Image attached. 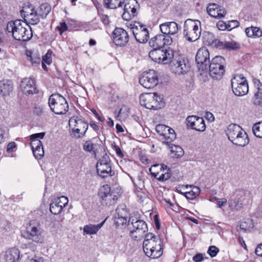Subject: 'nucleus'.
<instances>
[{
    "label": "nucleus",
    "mask_w": 262,
    "mask_h": 262,
    "mask_svg": "<svg viewBox=\"0 0 262 262\" xmlns=\"http://www.w3.org/2000/svg\"><path fill=\"white\" fill-rule=\"evenodd\" d=\"M7 30L12 34L14 39L26 41L29 40L33 36L31 28L26 23L20 20H15L7 24Z\"/></svg>",
    "instance_id": "1"
},
{
    "label": "nucleus",
    "mask_w": 262,
    "mask_h": 262,
    "mask_svg": "<svg viewBox=\"0 0 262 262\" xmlns=\"http://www.w3.org/2000/svg\"><path fill=\"white\" fill-rule=\"evenodd\" d=\"M94 152L98 159L96 169L98 175L103 178L113 176L115 172L112 170L111 160L105 148H96Z\"/></svg>",
    "instance_id": "2"
},
{
    "label": "nucleus",
    "mask_w": 262,
    "mask_h": 262,
    "mask_svg": "<svg viewBox=\"0 0 262 262\" xmlns=\"http://www.w3.org/2000/svg\"><path fill=\"white\" fill-rule=\"evenodd\" d=\"M201 33V23L197 19L188 18L184 24L183 34L186 40L195 41L200 37Z\"/></svg>",
    "instance_id": "3"
},
{
    "label": "nucleus",
    "mask_w": 262,
    "mask_h": 262,
    "mask_svg": "<svg viewBox=\"0 0 262 262\" xmlns=\"http://www.w3.org/2000/svg\"><path fill=\"white\" fill-rule=\"evenodd\" d=\"M140 103L147 109L158 110L165 105L163 98L157 93H144L140 96Z\"/></svg>",
    "instance_id": "4"
},
{
    "label": "nucleus",
    "mask_w": 262,
    "mask_h": 262,
    "mask_svg": "<svg viewBox=\"0 0 262 262\" xmlns=\"http://www.w3.org/2000/svg\"><path fill=\"white\" fill-rule=\"evenodd\" d=\"M128 228L130 231V236L135 241L141 240L148 231L146 223L136 218L130 217L128 221Z\"/></svg>",
    "instance_id": "5"
},
{
    "label": "nucleus",
    "mask_w": 262,
    "mask_h": 262,
    "mask_svg": "<svg viewBox=\"0 0 262 262\" xmlns=\"http://www.w3.org/2000/svg\"><path fill=\"white\" fill-rule=\"evenodd\" d=\"M51 110L56 114L63 115L69 110V105L66 99L59 94L51 95L48 100Z\"/></svg>",
    "instance_id": "6"
},
{
    "label": "nucleus",
    "mask_w": 262,
    "mask_h": 262,
    "mask_svg": "<svg viewBox=\"0 0 262 262\" xmlns=\"http://www.w3.org/2000/svg\"><path fill=\"white\" fill-rule=\"evenodd\" d=\"M71 136L76 139L83 137L89 127L88 124L78 117L73 116L69 121Z\"/></svg>",
    "instance_id": "7"
},
{
    "label": "nucleus",
    "mask_w": 262,
    "mask_h": 262,
    "mask_svg": "<svg viewBox=\"0 0 262 262\" xmlns=\"http://www.w3.org/2000/svg\"><path fill=\"white\" fill-rule=\"evenodd\" d=\"M225 59L221 56H216L211 60L209 66V73L213 79L220 80L225 72Z\"/></svg>",
    "instance_id": "8"
},
{
    "label": "nucleus",
    "mask_w": 262,
    "mask_h": 262,
    "mask_svg": "<svg viewBox=\"0 0 262 262\" xmlns=\"http://www.w3.org/2000/svg\"><path fill=\"white\" fill-rule=\"evenodd\" d=\"M149 56L155 62L167 64L171 62L174 58V51L169 48L165 50L154 49L149 52Z\"/></svg>",
    "instance_id": "9"
},
{
    "label": "nucleus",
    "mask_w": 262,
    "mask_h": 262,
    "mask_svg": "<svg viewBox=\"0 0 262 262\" xmlns=\"http://www.w3.org/2000/svg\"><path fill=\"white\" fill-rule=\"evenodd\" d=\"M25 237L36 243H43V237L39 224L33 221H31L27 226L26 234Z\"/></svg>",
    "instance_id": "10"
},
{
    "label": "nucleus",
    "mask_w": 262,
    "mask_h": 262,
    "mask_svg": "<svg viewBox=\"0 0 262 262\" xmlns=\"http://www.w3.org/2000/svg\"><path fill=\"white\" fill-rule=\"evenodd\" d=\"M231 87L233 93L237 96L245 95L249 90L247 81L241 75H236L232 79Z\"/></svg>",
    "instance_id": "11"
},
{
    "label": "nucleus",
    "mask_w": 262,
    "mask_h": 262,
    "mask_svg": "<svg viewBox=\"0 0 262 262\" xmlns=\"http://www.w3.org/2000/svg\"><path fill=\"white\" fill-rule=\"evenodd\" d=\"M139 82L146 89H152L159 83L157 72L154 70H149L142 73L139 77Z\"/></svg>",
    "instance_id": "12"
},
{
    "label": "nucleus",
    "mask_w": 262,
    "mask_h": 262,
    "mask_svg": "<svg viewBox=\"0 0 262 262\" xmlns=\"http://www.w3.org/2000/svg\"><path fill=\"white\" fill-rule=\"evenodd\" d=\"M129 28L138 42L143 43L147 41L149 37V32L145 26L140 23L134 22L130 24Z\"/></svg>",
    "instance_id": "13"
},
{
    "label": "nucleus",
    "mask_w": 262,
    "mask_h": 262,
    "mask_svg": "<svg viewBox=\"0 0 262 262\" xmlns=\"http://www.w3.org/2000/svg\"><path fill=\"white\" fill-rule=\"evenodd\" d=\"M171 68L173 72L178 75H183L187 73L190 68L188 60L182 56L172 59Z\"/></svg>",
    "instance_id": "14"
},
{
    "label": "nucleus",
    "mask_w": 262,
    "mask_h": 262,
    "mask_svg": "<svg viewBox=\"0 0 262 262\" xmlns=\"http://www.w3.org/2000/svg\"><path fill=\"white\" fill-rule=\"evenodd\" d=\"M197 67L200 71H206L208 69L210 60V54L208 49L205 47L200 48L195 56Z\"/></svg>",
    "instance_id": "15"
},
{
    "label": "nucleus",
    "mask_w": 262,
    "mask_h": 262,
    "mask_svg": "<svg viewBox=\"0 0 262 262\" xmlns=\"http://www.w3.org/2000/svg\"><path fill=\"white\" fill-rule=\"evenodd\" d=\"M21 16L24 17V19L26 23L31 25H36L39 21L40 13L37 14L36 11L30 7H25L21 11Z\"/></svg>",
    "instance_id": "16"
},
{
    "label": "nucleus",
    "mask_w": 262,
    "mask_h": 262,
    "mask_svg": "<svg viewBox=\"0 0 262 262\" xmlns=\"http://www.w3.org/2000/svg\"><path fill=\"white\" fill-rule=\"evenodd\" d=\"M188 128L199 132H204L206 129V125L202 117L196 116H189L186 120Z\"/></svg>",
    "instance_id": "17"
},
{
    "label": "nucleus",
    "mask_w": 262,
    "mask_h": 262,
    "mask_svg": "<svg viewBox=\"0 0 262 262\" xmlns=\"http://www.w3.org/2000/svg\"><path fill=\"white\" fill-rule=\"evenodd\" d=\"M171 42L170 36L159 34L150 39L149 45L154 49H161L165 45H170Z\"/></svg>",
    "instance_id": "18"
},
{
    "label": "nucleus",
    "mask_w": 262,
    "mask_h": 262,
    "mask_svg": "<svg viewBox=\"0 0 262 262\" xmlns=\"http://www.w3.org/2000/svg\"><path fill=\"white\" fill-rule=\"evenodd\" d=\"M114 42L117 46L126 45L129 40L127 32L122 28H116L113 32Z\"/></svg>",
    "instance_id": "19"
},
{
    "label": "nucleus",
    "mask_w": 262,
    "mask_h": 262,
    "mask_svg": "<svg viewBox=\"0 0 262 262\" xmlns=\"http://www.w3.org/2000/svg\"><path fill=\"white\" fill-rule=\"evenodd\" d=\"M20 86L23 93L26 95L33 94L36 92L35 80L30 77L24 78Z\"/></svg>",
    "instance_id": "20"
},
{
    "label": "nucleus",
    "mask_w": 262,
    "mask_h": 262,
    "mask_svg": "<svg viewBox=\"0 0 262 262\" xmlns=\"http://www.w3.org/2000/svg\"><path fill=\"white\" fill-rule=\"evenodd\" d=\"M160 29L164 35L169 36L176 34L178 32L180 27L176 22L170 21L161 24Z\"/></svg>",
    "instance_id": "21"
},
{
    "label": "nucleus",
    "mask_w": 262,
    "mask_h": 262,
    "mask_svg": "<svg viewBox=\"0 0 262 262\" xmlns=\"http://www.w3.org/2000/svg\"><path fill=\"white\" fill-rule=\"evenodd\" d=\"M207 11L210 16L216 18H223L226 14V11L224 8L219 7L214 3L209 4L208 5Z\"/></svg>",
    "instance_id": "22"
},
{
    "label": "nucleus",
    "mask_w": 262,
    "mask_h": 262,
    "mask_svg": "<svg viewBox=\"0 0 262 262\" xmlns=\"http://www.w3.org/2000/svg\"><path fill=\"white\" fill-rule=\"evenodd\" d=\"M244 131V130L239 125L235 124H231L228 126L226 134L229 140L232 142Z\"/></svg>",
    "instance_id": "23"
},
{
    "label": "nucleus",
    "mask_w": 262,
    "mask_h": 262,
    "mask_svg": "<svg viewBox=\"0 0 262 262\" xmlns=\"http://www.w3.org/2000/svg\"><path fill=\"white\" fill-rule=\"evenodd\" d=\"M161 138V140L165 145L171 146L170 147H172V146H174V147H180L178 145L172 144L176 139V134L172 128L169 127V129L165 133V135L164 134Z\"/></svg>",
    "instance_id": "24"
},
{
    "label": "nucleus",
    "mask_w": 262,
    "mask_h": 262,
    "mask_svg": "<svg viewBox=\"0 0 262 262\" xmlns=\"http://www.w3.org/2000/svg\"><path fill=\"white\" fill-rule=\"evenodd\" d=\"M5 260L6 262H18L20 259V252L17 248H13L6 252Z\"/></svg>",
    "instance_id": "25"
},
{
    "label": "nucleus",
    "mask_w": 262,
    "mask_h": 262,
    "mask_svg": "<svg viewBox=\"0 0 262 262\" xmlns=\"http://www.w3.org/2000/svg\"><path fill=\"white\" fill-rule=\"evenodd\" d=\"M136 0H123V5H124V12L122 14V18L125 20H130V12L134 6L135 3H137Z\"/></svg>",
    "instance_id": "26"
},
{
    "label": "nucleus",
    "mask_w": 262,
    "mask_h": 262,
    "mask_svg": "<svg viewBox=\"0 0 262 262\" xmlns=\"http://www.w3.org/2000/svg\"><path fill=\"white\" fill-rule=\"evenodd\" d=\"M45 133H40L32 134L29 136L31 147H43V145L40 139L43 138Z\"/></svg>",
    "instance_id": "27"
},
{
    "label": "nucleus",
    "mask_w": 262,
    "mask_h": 262,
    "mask_svg": "<svg viewBox=\"0 0 262 262\" xmlns=\"http://www.w3.org/2000/svg\"><path fill=\"white\" fill-rule=\"evenodd\" d=\"M13 90V84L11 81L4 80L0 82V94L3 96L10 95Z\"/></svg>",
    "instance_id": "28"
},
{
    "label": "nucleus",
    "mask_w": 262,
    "mask_h": 262,
    "mask_svg": "<svg viewBox=\"0 0 262 262\" xmlns=\"http://www.w3.org/2000/svg\"><path fill=\"white\" fill-rule=\"evenodd\" d=\"M105 220L97 225L90 224L83 227V232L86 234L91 235L96 234L104 225Z\"/></svg>",
    "instance_id": "29"
},
{
    "label": "nucleus",
    "mask_w": 262,
    "mask_h": 262,
    "mask_svg": "<svg viewBox=\"0 0 262 262\" xmlns=\"http://www.w3.org/2000/svg\"><path fill=\"white\" fill-rule=\"evenodd\" d=\"M249 142V139L246 132L244 130L239 135L237 138L232 142V143L238 146L244 147L247 145Z\"/></svg>",
    "instance_id": "30"
},
{
    "label": "nucleus",
    "mask_w": 262,
    "mask_h": 262,
    "mask_svg": "<svg viewBox=\"0 0 262 262\" xmlns=\"http://www.w3.org/2000/svg\"><path fill=\"white\" fill-rule=\"evenodd\" d=\"M162 241L160 238H157L156 241H150L147 242H143V249L146 251H148V248H154L157 251L159 250V249H162Z\"/></svg>",
    "instance_id": "31"
},
{
    "label": "nucleus",
    "mask_w": 262,
    "mask_h": 262,
    "mask_svg": "<svg viewBox=\"0 0 262 262\" xmlns=\"http://www.w3.org/2000/svg\"><path fill=\"white\" fill-rule=\"evenodd\" d=\"M245 33L248 37L256 38L262 36V30L258 27L251 26L246 28Z\"/></svg>",
    "instance_id": "32"
},
{
    "label": "nucleus",
    "mask_w": 262,
    "mask_h": 262,
    "mask_svg": "<svg viewBox=\"0 0 262 262\" xmlns=\"http://www.w3.org/2000/svg\"><path fill=\"white\" fill-rule=\"evenodd\" d=\"M191 190L188 192H182V193L188 200L195 199L200 193L201 190L199 187L195 186H190Z\"/></svg>",
    "instance_id": "33"
},
{
    "label": "nucleus",
    "mask_w": 262,
    "mask_h": 262,
    "mask_svg": "<svg viewBox=\"0 0 262 262\" xmlns=\"http://www.w3.org/2000/svg\"><path fill=\"white\" fill-rule=\"evenodd\" d=\"M123 0H104L105 7L108 9H117L123 6Z\"/></svg>",
    "instance_id": "34"
},
{
    "label": "nucleus",
    "mask_w": 262,
    "mask_h": 262,
    "mask_svg": "<svg viewBox=\"0 0 262 262\" xmlns=\"http://www.w3.org/2000/svg\"><path fill=\"white\" fill-rule=\"evenodd\" d=\"M148 251L143 250L145 254L151 258H157L160 257L163 253V249H159V250L157 251L154 248H148Z\"/></svg>",
    "instance_id": "35"
},
{
    "label": "nucleus",
    "mask_w": 262,
    "mask_h": 262,
    "mask_svg": "<svg viewBox=\"0 0 262 262\" xmlns=\"http://www.w3.org/2000/svg\"><path fill=\"white\" fill-rule=\"evenodd\" d=\"M111 189L109 185L106 184L101 186L98 192L99 196L102 199H105L108 196H111Z\"/></svg>",
    "instance_id": "36"
},
{
    "label": "nucleus",
    "mask_w": 262,
    "mask_h": 262,
    "mask_svg": "<svg viewBox=\"0 0 262 262\" xmlns=\"http://www.w3.org/2000/svg\"><path fill=\"white\" fill-rule=\"evenodd\" d=\"M256 91L254 96L253 103L255 105H262V85H257Z\"/></svg>",
    "instance_id": "37"
},
{
    "label": "nucleus",
    "mask_w": 262,
    "mask_h": 262,
    "mask_svg": "<svg viewBox=\"0 0 262 262\" xmlns=\"http://www.w3.org/2000/svg\"><path fill=\"white\" fill-rule=\"evenodd\" d=\"M27 56L33 65H38L41 61L40 56L36 54H33L31 51H27Z\"/></svg>",
    "instance_id": "38"
},
{
    "label": "nucleus",
    "mask_w": 262,
    "mask_h": 262,
    "mask_svg": "<svg viewBox=\"0 0 262 262\" xmlns=\"http://www.w3.org/2000/svg\"><path fill=\"white\" fill-rule=\"evenodd\" d=\"M184 154L183 148H171L169 156L171 158H180Z\"/></svg>",
    "instance_id": "39"
},
{
    "label": "nucleus",
    "mask_w": 262,
    "mask_h": 262,
    "mask_svg": "<svg viewBox=\"0 0 262 262\" xmlns=\"http://www.w3.org/2000/svg\"><path fill=\"white\" fill-rule=\"evenodd\" d=\"M254 135L257 138H262V122L255 123L252 127Z\"/></svg>",
    "instance_id": "40"
},
{
    "label": "nucleus",
    "mask_w": 262,
    "mask_h": 262,
    "mask_svg": "<svg viewBox=\"0 0 262 262\" xmlns=\"http://www.w3.org/2000/svg\"><path fill=\"white\" fill-rule=\"evenodd\" d=\"M59 203V202L56 203L53 202L50 204V210L52 213L56 215L59 214L62 211L63 209Z\"/></svg>",
    "instance_id": "41"
},
{
    "label": "nucleus",
    "mask_w": 262,
    "mask_h": 262,
    "mask_svg": "<svg viewBox=\"0 0 262 262\" xmlns=\"http://www.w3.org/2000/svg\"><path fill=\"white\" fill-rule=\"evenodd\" d=\"M51 8L49 5L43 4L40 6V15L42 18L46 17L51 11Z\"/></svg>",
    "instance_id": "42"
},
{
    "label": "nucleus",
    "mask_w": 262,
    "mask_h": 262,
    "mask_svg": "<svg viewBox=\"0 0 262 262\" xmlns=\"http://www.w3.org/2000/svg\"><path fill=\"white\" fill-rule=\"evenodd\" d=\"M157 133L162 137L169 129V127L164 124H158L155 128Z\"/></svg>",
    "instance_id": "43"
},
{
    "label": "nucleus",
    "mask_w": 262,
    "mask_h": 262,
    "mask_svg": "<svg viewBox=\"0 0 262 262\" xmlns=\"http://www.w3.org/2000/svg\"><path fill=\"white\" fill-rule=\"evenodd\" d=\"M32 152L37 159H41L45 155L44 148H31Z\"/></svg>",
    "instance_id": "44"
},
{
    "label": "nucleus",
    "mask_w": 262,
    "mask_h": 262,
    "mask_svg": "<svg viewBox=\"0 0 262 262\" xmlns=\"http://www.w3.org/2000/svg\"><path fill=\"white\" fill-rule=\"evenodd\" d=\"M225 48L229 50H236L240 48V45L238 43L232 41H225Z\"/></svg>",
    "instance_id": "45"
},
{
    "label": "nucleus",
    "mask_w": 262,
    "mask_h": 262,
    "mask_svg": "<svg viewBox=\"0 0 262 262\" xmlns=\"http://www.w3.org/2000/svg\"><path fill=\"white\" fill-rule=\"evenodd\" d=\"M214 36L212 33H206L205 36L203 37V42L205 44L210 45L213 42Z\"/></svg>",
    "instance_id": "46"
},
{
    "label": "nucleus",
    "mask_w": 262,
    "mask_h": 262,
    "mask_svg": "<svg viewBox=\"0 0 262 262\" xmlns=\"http://www.w3.org/2000/svg\"><path fill=\"white\" fill-rule=\"evenodd\" d=\"M229 206L232 209L238 210L242 208V203L238 199H234L230 202Z\"/></svg>",
    "instance_id": "47"
},
{
    "label": "nucleus",
    "mask_w": 262,
    "mask_h": 262,
    "mask_svg": "<svg viewBox=\"0 0 262 262\" xmlns=\"http://www.w3.org/2000/svg\"><path fill=\"white\" fill-rule=\"evenodd\" d=\"M55 202L56 203L59 202V204L61 206V208L63 209L68 205V200L67 197L62 196L58 198Z\"/></svg>",
    "instance_id": "48"
},
{
    "label": "nucleus",
    "mask_w": 262,
    "mask_h": 262,
    "mask_svg": "<svg viewBox=\"0 0 262 262\" xmlns=\"http://www.w3.org/2000/svg\"><path fill=\"white\" fill-rule=\"evenodd\" d=\"M115 222L118 227L125 225L127 223V219L126 217L122 216L116 217Z\"/></svg>",
    "instance_id": "49"
},
{
    "label": "nucleus",
    "mask_w": 262,
    "mask_h": 262,
    "mask_svg": "<svg viewBox=\"0 0 262 262\" xmlns=\"http://www.w3.org/2000/svg\"><path fill=\"white\" fill-rule=\"evenodd\" d=\"M98 140V138H94L91 140L87 141L84 144L83 147H95L97 146L95 142H97Z\"/></svg>",
    "instance_id": "50"
},
{
    "label": "nucleus",
    "mask_w": 262,
    "mask_h": 262,
    "mask_svg": "<svg viewBox=\"0 0 262 262\" xmlns=\"http://www.w3.org/2000/svg\"><path fill=\"white\" fill-rule=\"evenodd\" d=\"M219 251V249L216 247L214 246H211L209 248L208 253L211 257H213L216 255Z\"/></svg>",
    "instance_id": "51"
},
{
    "label": "nucleus",
    "mask_w": 262,
    "mask_h": 262,
    "mask_svg": "<svg viewBox=\"0 0 262 262\" xmlns=\"http://www.w3.org/2000/svg\"><path fill=\"white\" fill-rule=\"evenodd\" d=\"M228 28H227V30H231L232 29L238 27L239 25V23L237 20H232L229 21L228 22Z\"/></svg>",
    "instance_id": "52"
},
{
    "label": "nucleus",
    "mask_w": 262,
    "mask_h": 262,
    "mask_svg": "<svg viewBox=\"0 0 262 262\" xmlns=\"http://www.w3.org/2000/svg\"><path fill=\"white\" fill-rule=\"evenodd\" d=\"M144 237H145V239L144 240L143 242H147L148 241H156L157 238H160L158 236L154 235L151 233H149L147 234H146V233Z\"/></svg>",
    "instance_id": "53"
},
{
    "label": "nucleus",
    "mask_w": 262,
    "mask_h": 262,
    "mask_svg": "<svg viewBox=\"0 0 262 262\" xmlns=\"http://www.w3.org/2000/svg\"><path fill=\"white\" fill-rule=\"evenodd\" d=\"M216 26L220 30L222 31L227 30V28H228V24L222 20H220L217 23Z\"/></svg>",
    "instance_id": "54"
},
{
    "label": "nucleus",
    "mask_w": 262,
    "mask_h": 262,
    "mask_svg": "<svg viewBox=\"0 0 262 262\" xmlns=\"http://www.w3.org/2000/svg\"><path fill=\"white\" fill-rule=\"evenodd\" d=\"M56 28L59 31L60 34L68 30V27L65 22H61Z\"/></svg>",
    "instance_id": "55"
},
{
    "label": "nucleus",
    "mask_w": 262,
    "mask_h": 262,
    "mask_svg": "<svg viewBox=\"0 0 262 262\" xmlns=\"http://www.w3.org/2000/svg\"><path fill=\"white\" fill-rule=\"evenodd\" d=\"M52 61L51 54L48 52L46 55L42 57V61L48 64H50Z\"/></svg>",
    "instance_id": "56"
},
{
    "label": "nucleus",
    "mask_w": 262,
    "mask_h": 262,
    "mask_svg": "<svg viewBox=\"0 0 262 262\" xmlns=\"http://www.w3.org/2000/svg\"><path fill=\"white\" fill-rule=\"evenodd\" d=\"M251 221L250 220H247V222H242L240 224V228L244 231H245L247 228H249L250 227Z\"/></svg>",
    "instance_id": "57"
},
{
    "label": "nucleus",
    "mask_w": 262,
    "mask_h": 262,
    "mask_svg": "<svg viewBox=\"0 0 262 262\" xmlns=\"http://www.w3.org/2000/svg\"><path fill=\"white\" fill-rule=\"evenodd\" d=\"M139 159L140 161L144 164H147L148 163V160L147 159V156L145 155L142 154L141 151H140L139 154Z\"/></svg>",
    "instance_id": "58"
},
{
    "label": "nucleus",
    "mask_w": 262,
    "mask_h": 262,
    "mask_svg": "<svg viewBox=\"0 0 262 262\" xmlns=\"http://www.w3.org/2000/svg\"><path fill=\"white\" fill-rule=\"evenodd\" d=\"M217 205L219 208H221L227 203V199L225 198H222L221 199H217Z\"/></svg>",
    "instance_id": "59"
},
{
    "label": "nucleus",
    "mask_w": 262,
    "mask_h": 262,
    "mask_svg": "<svg viewBox=\"0 0 262 262\" xmlns=\"http://www.w3.org/2000/svg\"><path fill=\"white\" fill-rule=\"evenodd\" d=\"M255 253L257 256L262 257V243L257 245Z\"/></svg>",
    "instance_id": "60"
},
{
    "label": "nucleus",
    "mask_w": 262,
    "mask_h": 262,
    "mask_svg": "<svg viewBox=\"0 0 262 262\" xmlns=\"http://www.w3.org/2000/svg\"><path fill=\"white\" fill-rule=\"evenodd\" d=\"M43 108L41 106H36L34 108V113L38 116L41 115L43 113Z\"/></svg>",
    "instance_id": "61"
},
{
    "label": "nucleus",
    "mask_w": 262,
    "mask_h": 262,
    "mask_svg": "<svg viewBox=\"0 0 262 262\" xmlns=\"http://www.w3.org/2000/svg\"><path fill=\"white\" fill-rule=\"evenodd\" d=\"M193 260L195 262H201L204 259L203 254H197L193 257Z\"/></svg>",
    "instance_id": "62"
},
{
    "label": "nucleus",
    "mask_w": 262,
    "mask_h": 262,
    "mask_svg": "<svg viewBox=\"0 0 262 262\" xmlns=\"http://www.w3.org/2000/svg\"><path fill=\"white\" fill-rule=\"evenodd\" d=\"M4 152L6 156H12V152L15 151L14 148H3Z\"/></svg>",
    "instance_id": "63"
},
{
    "label": "nucleus",
    "mask_w": 262,
    "mask_h": 262,
    "mask_svg": "<svg viewBox=\"0 0 262 262\" xmlns=\"http://www.w3.org/2000/svg\"><path fill=\"white\" fill-rule=\"evenodd\" d=\"M26 262H44V260L42 257H38L37 259L31 258Z\"/></svg>",
    "instance_id": "64"
}]
</instances>
